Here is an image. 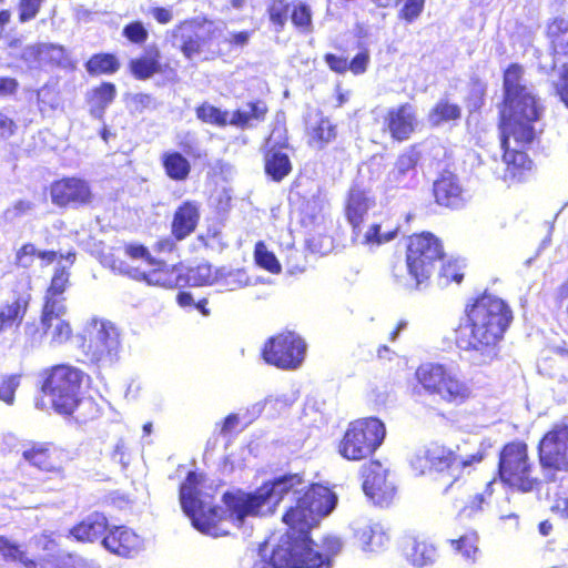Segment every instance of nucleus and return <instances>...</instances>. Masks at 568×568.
I'll list each match as a JSON object with an SVG mask.
<instances>
[{"instance_id": "54", "label": "nucleus", "mask_w": 568, "mask_h": 568, "mask_svg": "<svg viewBox=\"0 0 568 568\" xmlns=\"http://www.w3.org/2000/svg\"><path fill=\"white\" fill-rule=\"evenodd\" d=\"M292 22L303 31H310L312 24L311 10L306 4L295 6L292 11Z\"/></svg>"}, {"instance_id": "6", "label": "nucleus", "mask_w": 568, "mask_h": 568, "mask_svg": "<svg viewBox=\"0 0 568 568\" xmlns=\"http://www.w3.org/2000/svg\"><path fill=\"white\" fill-rule=\"evenodd\" d=\"M385 434V426L377 418L354 420L338 444V453L348 460L365 459L382 445Z\"/></svg>"}, {"instance_id": "35", "label": "nucleus", "mask_w": 568, "mask_h": 568, "mask_svg": "<svg viewBox=\"0 0 568 568\" xmlns=\"http://www.w3.org/2000/svg\"><path fill=\"white\" fill-rule=\"evenodd\" d=\"M292 170V165L286 153L276 150L273 146L265 155V171L275 181H281Z\"/></svg>"}, {"instance_id": "63", "label": "nucleus", "mask_w": 568, "mask_h": 568, "mask_svg": "<svg viewBox=\"0 0 568 568\" xmlns=\"http://www.w3.org/2000/svg\"><path fill=\"white\" fill-rule=\"evenodd\" d=\"M251 38V32L248 31H240V32H231L226 38V42L235 47H244L248 43Z\"/></svg>"}, {"instance_id": "49", "label": "nucleus", "mask_w": 568, "mask_h": 568, "mask_svg": "<svg viewBox=\"0 0 568 568\" xmlns=\"http://www.w3.org/2000/svg\"><path fill=\"white\" fill-rule=\"evenodd\" d=\"M335 138V126L328 119L321 118L311 129V141L322 146Z\"/></svg>"}, {"instance_id": "15", "label": "nucleus", "mask_w": 568, "mask_h": 568, "mask_svg": "<svg viewBox=\"0 0 568 568\" xmlns=\"http://www.w3.org/2000/svg\"><path fill=\"white\" fill-rule=\"evenodd\" d=\"M22 456L29 464L43 471L60 476L63 474L64 454L50 444H32L31 447L23 450Z\"/></svg>"}, {"instance_id": "48", "label": "nucleus", "mask_w": 568, "mask_h": 568, "mask_svg": "<svg viewBox=\"0 0 568 568\" xmlns=\"http://www.w3.org/2000/svg\"><path fill=\"white\" fill-rule=\"evenodd\" d=\"M255 262L258 266L267 270L271 273H280L281 264L275 257V255L270 252L263 242H258L255 245L254 251Z\"/></svg>"}, {"instance_id": "59", "label": "nucleus", "mask_w": 568, "mask_h": 568, "mask_svg": "<svg viewBox=\"0 0 568 568\" xmlns=\"http://www.w3.org/2000/svg\"><path fill=\"white\" fill-rule=\"evenodd\" d=\"M43 0H20L19 11L20 20L22 22L33 19L41 7Z\"/></svg>"}, {"instance_id": "32", "label": "nucleus", "mask_w": 568, "mask_h": 568, "mask_svg": "<svg viewBox=\"0 0 568 568\" xmlns=\"http://www.w3.org/2000/svg\"><path fill=\"white\" fill-rule=\"evenodd\" d=\"M116 90L112 83H102L89 91L88 103L91 115L101 119L105 109L113 102Z\"/></svg>"}, {"instance_id": "4", "label": "nucleus", "mask_w": 568, "mask_h": 568, "mask_svg": "<svg viewBox=\"0 0 568 568\" xmlns=\"http://www.w3.org/2000/svg\"><path fill=\"white\" fill-rule=\"evenodd\" d=\"M415 376L427 395L447 404L460 405L473 395L471 386L457 372L442 364H422Z\"/></svg>"}, {"instance_id": "52", "label": "nucleus", "mask_w": 568, "mask_h": 568, "mask_svg": "<svg viewBox=\"0 0 568 568\" xmlns=\"http://www.w3.org/2000/svg\"><path fill=\"white\" fill-rule=\"evenodd\" d=\"M129 105L135 113H143L145 110L156 108L155 99L148 93H135L129 98Z\"/></svg>"}, {"instance_id": "41", "label": "nucleus", "mask_w": 568, "mask_h": 568, "mask_svg": "<svg viewBox=\"0 0 568 568\" xmlns=\"http://www.w3.org/2000/svg\"><path fill=\"white\" fill-rule=\"evenodd\" d=\"M416 159L413 154L405 153L398 156L394 169L388 173L392 183H406L415 173Z\"/></svg>"}, {"instance_id": "12", "label": "nucleus", "mask_w": 568, "mask_h": 568, "mask_svg": "<svg viewBox=\"0 0 568 568\" xmlns=\"http://www.w3.org/2000/svg\"><path fill=\"white\" fill-rule=\"evenodd\" d=\"M539 460L542 468L568 471V425H555L539 444Z\"/></svg>"}, {"instance_id": "9", "label": "nucleus", "mask_w": 568, "mask_h": 568, "mask_svg": "<svg viewBox=\"0 0 568 568\" xmlns=\"http://www.w3.org/2000/svg\"><path fill=\"white\" fill-rule=\"evenodd\" d=\"M443 257L439 241L430 233L409 239L406 252V270L415 286L428 280L435 263Z\"/></svg>"}, {"instance_id": "26", "label": "nucleus", "mask_w": 568, "mask_h": 568, "mask_svg": "<svg viewBox=\"0 0 568 568\" xmlns=\"http://www.w3.org/2000/svg\"><path fill=\"white\" fill-rule=\"evenodd\" d=\"M354 530L364 551H379L389 541V537L383 526L377 523H357Z\"/></svg>"}, {"instance_id": "47", "label": "nucleus", "mask_w": 568, "mask_h": 568, "mask_svg": "<svg viewBox=\"0 0 568 568\" xmlns=\"http://www.w3.org/2000/svg\"><path fill=\"white\" fill-rule=\"evenodd\" d=\"M296 400L295 394H281V395H272L265 398L263 403V409L266 410V413L270 416H276L281 413L285 412L288 407L293 405V403ZM258 412L262 410L261 405L258 404Z\"/></svg>"}, {"instance_id": "21", "label": "nucleus", "mask_w": 568, "mask_h": 568, "mask_svg": "<svg viewBox=\"0 0 568 568\" xmlns=\"http://www.w3.org/2000/svg\"><path fill=\"white\" fill-rule=\"evenodd\" d=\"M426 457L430 466L437 471L448 470L452 476H455L456 473L470 466L473 463L481 462L483 454L477 453L470 457H463L445 448L436 447L427 450Z\"/></svg>"}, {"instance_id": "44", "label": "nucleus", "mask_w": 568, "mask_h": 568, "mask_svg": "<svg viewBox=\"0 0 568 568\" xmlns=\"http://www.w3.org/2000/svg\"><path fill=\"white\" fill-rule=\"evenodd\" d=\"M187 277L195 286L216 285L219 268H213L209 263H201L189 270Z\"/></svg>"}, {"instance_id": "60", "label": "nucleus", "mask_w": 568, "mask_h": 568, "mask_svg": "<svg viewBox=\"0 0 568 568\" xmlns=\"http://www.w3.org/2000/svg\"><path fill=\"white\" fill-rule=\"evenodd\" d=\"M125 254L133 260H143L148 264H154L155 258H153L148 251V248L140 244H128L124 247Z\"/></svg>"}, {"instance_id": "25", "label": "nucleus", "mask_w": 568, "mask_h": 568, "mask_svg": "<svg viewBox=\"0 0 568 568\" xmlns=\"http://www.w3.org/2000/svg\"><path fill=\"white\" fill-rule=\"evenodd\" d=\"M153 268L149 271L134 270L132 276L136 280L145 281L149 285L164 288H173L179 284V274L174 266H170L162 261L155 260L154 264H149Z\"/></svg>"}, {"instance_id": "55", "label": "nucleus", "mask_w": 568, "mask_h": 568, "mask_svg": "<svg viewBox=\"0 0 568 568\" xmlns=\"http://www.w3.org/2000/svg\"><path fill=\"white\" fill-rule=\"evenodd\" d=\"M271 21L278 27L280 31L287 17V4L283 0H274L268 9Z\"/></svg>"}, {"instance_id": "23", "label": "nucleus", "mask_w": 568, "mask_h": 568, "mask_svg": "<svg viewBox=\"0 0 568 568\" xmlns=\"http://www.w3.org/2000/svg\"><path fill=\"white\" fill-rule=\"evenodd\" d=\"M397 232L398 227L392 226L387 222L372 223L365 231H363L359 225L358 230H353V242L373 250L390 242L395 239Z\"/></svg>"}, {"instance_id": "11", "label": "nucleus", "mask_w": 568, "mask_h": 568, "mask_svg": "<svg viewBox=\"0 0 568 568\" xmlns=\"http://www.w3.org/2000/svg\"><path fill=\"white\" fill-rule=\"evenodd\" d=\"M304 341L292 332L271 337L264 345L262 355L267 364L282 369L297 368L305 357Z\"/></svg>"}, {"instance_id": "2", "label": "nucleus", "mask_w": 568, "mask_h": 568, "mask_svg": "<svg viewBox=\"0 0 568 568\" xmlns=\"http://www.w3.org/2000/svg\"><path fill=\"white\" fill-rule=\"evenodd\" d=\"M505 109L501 113V148L504 149V180L518 179L523 170L530 169V160L521 151L536 139L544 106L532 88L527 85L524 70L511 64L504 74Z\"/></svg>"}, {"instance_id": "53", "label": "nucleus", "mask_w": 568, "mask_h": 568, "mask_svg": "<svg viewBox=\"0 0 568 568\" xmlns=\"http://www.w3.org/2000/svg\"><path fill=\"white\" fill-rule=\"evenodd\" d=\"M123 36L135 44H142L148 40L149 32L142 22L135 21L126 24L122 31Z\"/></svg>"}, {"instance_id": "8", "label": "nucleus", "mask_w": 568, "mask_h": 568, "mask_svg": "<svg viewBox=\"0 0 568 568\" xmlns=\"http://www.w3.org/2000/svg\"><path fill=\"white\" fill-rule=\"evenodd\" d=\"M499 476L509 487L523 493L539 489L541 481L534 476L527 445L520 442L507 444L499 456Z\"/></svg>"}, {"instance_id": "22", "label": "nucleus", "mask_w": 568, "mask_h": 568, "mask_svg": "<svg viewBox=\"0 0 568 568\" xmlns=\"http://www.w3.org/2000/svg\"><path fill=\"white\" fill-rule=\"evenodd\" d=\"M403 552L407 561L415 567L433 565L438 557L435 545L419 536H406Z\"/></svg>"}, {"instance_id": "37", "label": "nucleus", "mask_w": 568, "mask_h": 568, "mask_svg": "<svg viewBox=\"0 0 568 568\" xmlns=\"http://www.w3.org/2000/svg\"><path fill=\"white\" fill-rule=\"evenodd\" d=\"M251 284L250 277L244 270L241 268H219V277L216 285L225 287L227 291H236Z\"/></svg>"}, {"instance_id": "43", "label": "nucleus", "mask_w": 568, "mask_h": 568, "mask_svg": "<svg viewBox=\"0 0 568 568\" xmlns=\"http://www.w3.org/2000/svg\"><path fill=\"white\" fill-rule=\"evenodd\" d=\"M343 548V541L339 537L336 536H327L323 539V544L321 549H314L311 557H320L323 562L317 568H331L332 558L341 552Z\"/></svg>"}, {"instance_id": "50", "label": "nucleus", "mask_w": 568, "mask_h": 568, "mask_svg": "<svg viewBox=\"0 0 568 568\" xmlns=\"http://www.w3.org/2000/svg\"><path fill=\"white\" fill-rule=\"evenodd\" d=\"M20 385L19 375H2L0 376V400L7 405L14 403V394Z\"/></svg>"}, {"instance_id": "34", "label": "nucleus", "mask_w": 568, "mask_h": 568, "mask_svg": "<svg viewBox=\"0 0 568 568\" xmlns=\"http://www.w3.org/2000/svg\"><path fill=\"white\" fill-rule=\"evenodd\" d=\"M166 175L174 181H185L191 172L186 158L176 151L164 152L161 156Z\"/></svg>"}, {"instance_id": "61", "label": "nucleus", "mask_w": 568, "mask_h": 568, "mask_svg": "<svg viewBox=\"0 0 568 568\" xmlns=\"http://www.w3.org/2000/svg\"><path fill=\"white\" fill-rule=\"evenodd\" d=\"M368 62L369 54L367 51H364L353 58V60L348 63V69L354 74H361L366 71Z\"/></svg>"}, {"instance_id": "62", "label": "nucleus", "mask_w": 568, "mask_h": 568, "mask_svg": "<svg viewBox=\"0 0 568 568\" xmlns=\"http://www.w3.org/2000/svg\"><path fill=\"white\" fill-rule=\"evenodd\" d=\"M325 61L328 64V67L338 73H343L346 70H348V62L347 59L337 57L334 54H326Z\"/></svg>"}, {"instance_id": "58", "label": "nucleus", "mask_w": 568, "mask_h": 568, "mask_svg": "<svg viewBox=\"0 0 568 568\" xmlns=\"http://www.w3.org/2000/svg\"><path fill=\"white\" fill-rule=\"evenodd\" d=\"M0 554L7 560H23V551L6 537L0 536Z\"/></svg>"}, {"instance_id": "51", "label": "nucleus", "mask_w": 568, "mask_h": 568, "mask_svg": "<svg viewBox=\"0 0 568 568\" xmlns=\"http://www.w3.org/2000/svg\"><path fill=\"white\" fill-rule=\"evenodd\" d=\"M22 313V305L19 301L3 307L2 311L0 312V320L2 322L1 325L12 328L13 326L18 325L19 322L21 321Z\"/></svg>"}, {"instance_id": "7", "label": "nucleus", "mask_w": 568, "mask_h": 568, "mask_svg": "<svg viewBox=\"0 0 568 568\" xmlns=\"http://www.w3.org/2000/svg\"><path fill=\"white\" fill-rule=\"evenodd\" d=\"M84 376L82 371L69 365H58L52 368L42 389L50 397L57 413L70 415L79 406Z\"/></svg>"}, {"instance_id": "40", "label": "nucleus", "mask_w": 568, "mask_h": 568, "mask_svg": "<svg viewBox=\"0 0 568 568\" xmlns=\"http://www.w3.org/2000/svg\"><path fill=\"white\" fill-rule=\"evenodd\" d=\"M266 112L267 108L265 103H248L246 110H237L232 113L230 116V124L243 128L248 125L253 120H263Z\"/></svg>"}, {"instance_id": "19", "label": "nucleus", "mask_w": 568, "mask_h": 568, "mask_svg": "<svg viewBox=\"0 0 568 568\" xmlns=\"http://www.w3.org/2000/svg\"><path fill=\"white\" fill-rule=\"evenodd\" d=\"M102 544L105 549L122 557H132L143 548L142 539L122 526L109 529Z\"/></svg>"}, {"instance_id": "42", "label": "nucleus", "mask_w": 568, "mask_h": 568, "mask_svg": "<svg viewBox=\"0 0 568 568\" xmlns=\"http://www.w3.org/2000/svg\"><path fill=\"white\" fill-rule=\"evenodd\" d=\"M493 481L486 484L483 491L470 493L468 487L464 488V493L468 494V499L465 501V506L460 509V514L470 517L483 509V505L487 503V499L491 496Z\"/></svg>"}, {"instance_id": "1", "label": "nucleus", "mask_w": 568, "mask_h": 568, "mask_svg": "<svg viewBox=\"0 0 568 568\" xmlns=\"http://www.w3.org/2000/svg\"><path fill=\"white\" fill-rule=\"evenodd\" d=\"M203 488V475L189 473L180 489V501L194 528L213 537L229 534L226 521L240 527L248 516L273 514L286 499L292 503L283 515V521L290 528L287 532L308 536L310 529L331 514L337 504V496L331 489L322 485L308 486L297 474L266 481L254 493L237 490L224 494L225 510L217 509L213 505V496Z\"/></svg>"}, {"instance_id": "64", "label": "nucleus", "mask_w": 568, "mask_h": 568, "mask_svg": "<svg viewBox=\"0 0 568 568\" xmlns=\"http://www.w3.org/2000/svg\"><path fill=\"white\" fill-rule=\"evenodd\" d=\"M19 83L13 78H0V95L7 97L16 93Z\"/></svg>"}, {"instance_id": "10", "label": "nucleus", "mask_w": 568, "mask_h": 568, "mask_svg": "<svg viewBox=\"0 0 568 568\" xmlns=\"http://www.w3.org/2000/svg\"><path fill=\"white\" fill-rule=\"evenodd\" d=\"M312 554L313 541L307 535L286 532L274 546L270 560L274 568H317L324 561Z\"/></svg>"}, {"instance_id": "29", "label": "nucleus", "mask_w": 568, "mask_h": 568, "mask_svg": "<svg viewBox=\"0 0 568 568\" xmlns=\"http://www.w3.org/2000/svg\"><path fill=\"white\" fill-rule=\"evenodd\" d=\"M200 28V23L185 21L174 31V38L179 41V47L187 59L193 58L201 50L202 40L199 33Z\"/></svg>"}, {"instance_id": "28", "label": "nucleus", "mask_w": 568, "mask_h": 568, "mask_svg": "<svg viewBox=\"0 0 568 568\" xmlns=\"http://www.w3.org/2000/svg\"><path fill=\"white\" fill-rule=\"evenodd\" d=\"M108 529V520L104 515L93 513L80 524L70 529V535L78 541L92 542L100 538Z\"/></svg>"}, {"instance_id": "33", "label": "nucleus", "mask_w": 568, "mask_h": 568, "mask_svg": "<svg viewBox=\"0 0 568 568\" xmlns=\"http://www.w3.org/2000/svg\"><path fill=\"white\" fill-rule=\"evenodd\" d=\"M130 69L133 75L140 80H145L163 72L162 64L160 63V52L156 49L148 50L144 55L130 62Z\"/></svg>"}, {"instance_id": "5", "label": "nucleus", "mask_w": 568, "mask_h": 568, "mask_svg": "<svg viewBox=\"0 0 568 568\" xmlns=\"http://www.w3.org/2000/svg\"><path fill=\"white\" fill-rule=\"evenodd\" d=\"M120 332L110 321L92 317L82 332L81 348L88 361L106 366L113 364L120 352Z\"/></svg>"}, {"instance_id": "39", "label": "nucleus", "mask_w": 568, "mask_h": 568, "mask_svg": "<svg viewBox=\"0 0 568 568\" xmlns=\"http://www.w3.org/2000/svg\"><path fill=\"white\" fill-rule=\"evenodd\" d=\"M462 115L460 108L448 100H439L428 114V121L432 125H440L443 122L459 119Z\"/></svg>"}, {"instance_id": "20", "label": "nucleus", "mask_w": 568, "mask_h": 568, "mask_svg": "<svg viewBox=\"0 0 568 568\" xmlns=\"http://www.w3.org/2000/svg\"><path fill=\"white\" fill-rule=\"evenodd\" d=\"M22 59L38 67L61 65L69 63V55L62 45L52 43H40L29 45L23 50Z\"/></svg>"}, {"instance_id": "36", "label": "nucleus", "mask_w": 568, "mask_h": 568, "mask_svg": "<svg viewBox=\"0 0 568 568\" xmlns=\"http://www.w3.org/2000/svg\"><path fill=\"white\" fill-rule=\"evenodd\" d=\"M478 540L477 532L470 531L458 539H449L448 542L466 561L475 562L479 556Z\"/></svg>"}, {"instance_id": "45", "label": "nucleus", "mask_w": 568, "mask_h": 568, "mask_svg": "<svg viewBox=\"0 0 568 568\" xmlns=\"http://www.w3.org/2000/svg\"><path fill=\"white\" fill-rule=\"evenodd\" d=\"M120 67L113 54H95L87 62V71L91 74L113 73Z\"/></svg>"}, {"instance_id": "14", "label": "nucleus", "mask_w": 568, "mask_h": 568, "mask_svg": "<svg viewBox=\"0 0 568 568\" xmlns=\"http://www.w3.org/2000/svg\"><path fill=\"white\" fill-rule=\"evenodd\" d=\"M50 195L55 205L73 207L90 204L93 197L88 182L77 178L55 181L51 185Z\"/></svg>"}, {"instance_id": "16", "label": "nucleus", "mask_w": 568, "mask_h": 568, "mask_svg": "<svg viewBox=\"0 0 568 568\" xmlns=\"http://www.w3.org/2000/svg\"><path fill=\"white\" fill-rule=\"evenodd\" d=\"M68 313L67 305L43 306L41 315V327L43 333L50 337L51 344L61 345L72 336L70 323L64 318Z\"/></svg>"}, {"instance_id": "17", "label": "nucleus", "mask_w": 568, "mask_h": 568, "mask_svg": "<svg viewBox=\"0 0 568 568\" xmlns=\"http://www.w3.org/2000/svg\"><path fill=\"white\" fill-rule=\"evenodd\" d=\"M384 125L394 140L404 141L408 139L417 126L415 108L405 103L389 109L385 115Z\"/></svg>"}, {"instance_id": "30", "label": "nucleus", "mask_w": 568, "mask_h": 568, "mask_svg": "<svg viewBox=\"0 0 568 568\" xmlns=\"http://www.w3.org/2000/svg\"><path fill=\"white\" fill-rule=\"evenodd\" d=\"M434 193L437 203L447 207H456L463 201V190L452 174L443 175L435 182Z\"/></svg>"}, {"instance_id": "46", "label": "nucleus", "mask_w": 568, "mask_h": 568, "mask_svg": "<svg viewBox=\"0 0 568 568\" xmlns=\"http://www.w3.org/2000/svg\"><path fill=\"white\" fill-rule=\"evenodd\" d=\"M196 116L205 123L214 124L217 126H225L226 124H230L229 112L222 111L221 109L215 108L209 103H203L196 109Z\"/></svg>"}, {"instance_id": "18", "label": "nucleus", "mask_w": 568, "mask_h": 568, "mask_svg": "<svg viewBox=\"0 0 568 568\" xmlns=\"http://www.w3.org/2000/svg\"><path fill=\"white\" fill-rule=\"evenodd\" d=\"M58 257L54 274L44 295L43 306L67 305V298L63 294L69 284L68 268H70L74 262V253L68 252L67 255L60 254Z\"/></svg>"}, {"instance_id": "24", "label": "nucleus", "mask_w": 568, "mask_h": 568, "mask_svg": "<svg viewBox=\"0 0 568 568\" xmlns=\"http://www.w3.org/2000/svg\"><path fill=\"white\" fill-rule=\"evenodd\" d=\"M375 205L374 197L368 191L354 185L347 195L345 215L353 230H358L364 216Z\"/></svg>"}, {"instance_id": "38", "label": "nucleus", "mask_w": 568, "mask_h": 568, "mask_svg": "<svg viewBox=\"0 0 568 568\" xmlns=\"http://www.w3.org/2000/svg\"><path fill=\"white\" fill-rule=\"evenodd\" d=\"M39 257L45 265H49L57 261L58 253L54 251H38L31 243L24 244L17 252V263L22 267H30L34 261V257Z\"/></svg>"}, {"instance_id": "3", "label": "nucleus", "mask_w": 568, "mask_h": 568, "mask_svg": "<svg viewBox=\"0 0 568 568\" xmlns=\"http://www.w3.org/2000/svg\"><path fill=\"white\" fill-rule=\"evenodd\" d=\"M511 320L510 310L495 296L478 298L468 312V323L460 327L457 344L462 349L475 353L481 363L493 359L497 343Z\"/></svg>"}, {"instance_id": "27", "label": "nucleus", "mask_w": 568, "mask_h": 568, "mask_svg": "<svg viewBox=\"0 0 568 568\" xmlns=\"http://www.w3.org/2000/svg\"><path fill=\"white\" fill-rule=\"evenodd\" d=\"M199 220L200 205L194 201H186L174 214L172 233L178 240H183L195 230Z\"/></svg>"}, {"instance_id": "56", "label": "nucleus", "mask_w": 568, "mask_h": 568, "mask_svg": "<svg viewBox=\"0 0 568 568\" xmlns=\"http://www.w3.org/2000/svg\"><path fill=\"white\" fill-rule=\"evenodd\" d=\"M425 0H406L399 12V17L406 22L416 20L424 9Z\"/></svg>"}, {"instance_id": "13", "label": "nucleus", "mask_w": 568, "mask_h": 568, "mask_svg": "<svg viewBox=\"0 0 568 568\" xmlns=\"http://www.w3.org/2000/svg\"><path fill=\"white\" fill-rule=\"evenodd\" d=\"M387 469L379 462H371L363 467V490L378 506H387L395 496V486L387 478Z\"/></svg>"}, {"instance_id": "57", "label": "nucleus", "mask_w": 568, "mask_h": 568, "mask_svg": "<svg viewBox=\"0 0 568 568\" xmlns=\"http://www.w3.org/2000/svg\"><path fill=\"white\" fill-rule=\"evenodd\" d=\"M439 276L444 280V284H448L450 281L460 283L464 274L462 273L460 265L457 262L449 261L442 266Z\"/></svg>"}, {"instance_id": "31", "label": "nucleus", "mask_w": 568, "mask_h": 568, "mask_svg": "<svg viewBox=\"0 0 568 568\" xmlns=\"http://www.w3.org/2000/svg\"><path fill=\"white\" fill-rule=\"evenodd\" d=\"M548 36L555 53L554 68L558 63L566 67L567 63L561 58L568 57V19H555L548 27Z\"/></svg>"}]
</instances>
